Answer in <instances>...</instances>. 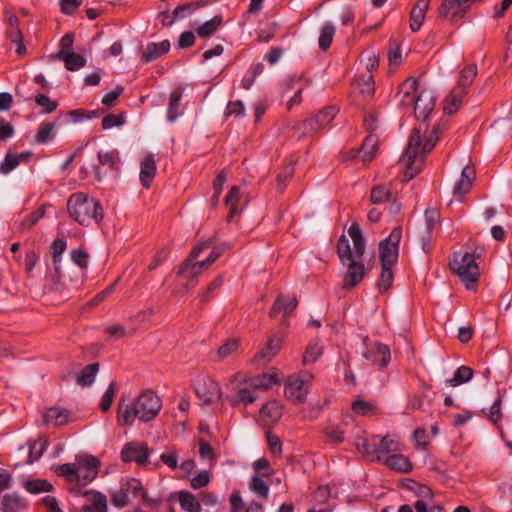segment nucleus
Masks as SVG:
<instances>
[{"label": "nucleus", "instance_id": "nucleus-6", "mask_svg": "<svg viewBox=\"0 0 512 512\" xmlns=\"http://www.w3.org/2000/svg\"><path fill=\"white\" fill-rule=\"evenodd\" d=\"M355 445L358 451L372 462H384L388 454L404 450V444L395 434H387L383 437L373 436L372 442L364 437H358Z\"/></svg>", "mask_w": 512, "mask_h": 512}, {"label": "nucleus", "instance_id": "nucleus-55", "mask_svg": "<svg viewBox=\"0 0 512 512\" xmlns=\"http://www.w3.org/2000/svg\"><path fill=\"white\" fill-rule=\"evenodd\" d=\"M193 10V3L178 6L172 13V19L167 23L164 22V25L171 26L175 22V20L185 18L187 15L191 14Z\"/></svg>", "mask_w": 512, "mask_h": 512}, {"label": "nucleus", "instance_id": "nucleus-64", "mask_svg": "<svg viewBox=\"0 0 512 512\" xmlns=\"http://www.w3.org/2000/svg\"><path fill=\"white\" fill-rule=\"evenodd\" d=\"M363 124L365 128H374L381 124L379 116L375 111H366L363 116Z\"/></svg>", "mask_w": 512, "mask_h": 512}, {"label": "nucleus", "instance_id": "nucleus-31", "mask_svg": "<svg viewBox=\"0 0 512 512\" xmlns=\"http://www.w3.org/2000/svg\"><path fill=\"white\" fill-rule=\"evenodd\" d=\"M182 94L179 91H173L170 94L169 105L167 109V120L169 123H173L180 115V101Z\"/></svg>", "mask_w": 512, "mask_h": 512}, {"label": "nucleus", "instance_id": "nucleus-5", "mask_svg": "<svg viewBox=\"0 0 512 512\" xmlns=\"http://www.w3.org/2000/svg\"><path fill=\"white\" fill-rule=\"evenodd\" d=\"M69 216L82 226L100 224L104 217L101 204L83 192L72 194L67 201Z\"/></svg>", "mask_w": 512, "mask_h": 512}, {"label": "nucleus", "instance_id": "nucleus-47", "mask_svg": "<svg viewBox=\"0 0 512 512\" xmlns=\"http://www.w3.org/2000/svg\"><path fill=\"white\" fill-rule=\"evenodd\" d=\"M477 74V66L475 64L468 65L460 73V79L458 81L457 88H466L473 82L474 77Z\"/></svg>", "mask_w": 512, "mask_h": 512}, {"label": "nucleus", "instance_id": "nucleus-26", "mask_svg": "<svg viewBox=\"0 0 512 512\" xmlns=\"http://www.w3.org/2000/svg\"><path fill=\"white\" fill-rule=\"evenodd\" d=\"M277 372L263 373L247 379V383L254 390H267L278 382Z\"/></svg>", "mask_w": 512, "mask_h": 512}, {"label": "nucleus", "instance_id": "nucleus-10", "mask_svg": "<svg viewBox=\"0 0 512 512\" xmlns=\"http://www.w3.org/2000/svg\"><path fill=\"white\" fill-rule=\"evenodd\" d=\"M311 378L312 375L308 372L290 376L285 385L286 398L296 404L304 403L308 394V386Z\"/></svg>", "mask_w": 512, "mask_h": 512}, {"label": "nucleus", "instance_id": "nucleus-36", "mask_svg": "<svg viewBox=\"0 0 512 512\" xmlns=\"http://www.w3.org/2000/svg\"><path fill=\"white\" fill-rule=\"evenodd\" d=\"M373 204H381L391 199V190L389 184H379L371 191L370 196Z\"/></svg>", "mask_w": 512, "mask_h": 512}, {"label": "nucleus", "instance_id": "nucleus-50", "mask_svg": "<svg viewBox=\"0 0 512 512\" xmlns=\"http://www.w3.org/2000/svg\"><path fill=\"white\" fill-rule=\"evenodd\" d=\"M252 466L256 475L260 477L269 478L274 474V470L271 468L269 460L265 457L254 461Z\"/></svg>", "mask_w": 512, "mask_h": 512}, {"label": "nucleus", "instance_id": "nucleus-46", "mask_svg": "<svg viewBox=\"0 0 512 512\" xmlns=\"http://www.w3.org/2000/svg\"><path fill=\"white\" fill-rule=\"evenodd\" d=\"M239 349L238 339H228L225 341L217 350V356L220 360H223L233 354Z\"/></svg>", "mask_w": 512, "mask_h": 512}, {"label": "nucleus", "instance_id": "nucleus-60", "mask_svg": "<svg viewBox=\"0 0 512 512\" xmlns=\"http://www.w3.org/2000/svg\"><path fill=\"white\" fill-rule=\"evenodd\" d=\"M2 504L7 509L16 510L23 506V500L17 495L7 494L3 497Z\"/></svg>", "mask_w": 512, "mask_h": 512}, {"label": "nucleus", "instance_id": "nucleus-3", "mask_svg": "<svg viewBox=\"0 0 512 512\" xmlns=\"http://www.w3.org/2000/svg\"><path fill=\"white\" fill-rule=\"evenodd\" d=\"M162 408L160 397L151 390L143 391L132 404L118 403L117 422L120 426L132 425L135 419L153 420Z\"/></svg>", "mask_w": 512, "mask_h": 512}, {"label": "nucleus", "instance_id": "nucleus-39", "mask_svg": "<svg viewBox=\"0 0 512 512\" xmlns=\"http://www.w3.org/2000/svg\"><path fill=\"white\" fill-rule=\"evenodd\" d=\"M69 417V413L65 409L60 408H50L45 414V420L48 423H52L54 425L60 426L67 423Z\"/></svg>", "mask_w": 512, "mask_h": 512}, {"label": "nucleus", "instance_id": "nucleus-20", "mask_svg": "<svg viewBox=\"0 0 512 512\" xmlns=\"http://www.w3.org/2000/svg\"><path fill=\"white\" fill-rule=\"evenodd\" d=\"M298 301L296 297H286L279 294L269 312L271 318L275 317L279 312L284 316H289L297 307Z\"/></svg>", "mask_w": 512, "mask_h": 512}, {"label": "nucleus", "instance_id": "nucleus-18", "mask_svg": "<svg viewBox=\"0 0 512 512\" xmlns=\"http://www.w3.org/2000/svg\"><path fill=\"white\" fill-rule=\"evenodd\" d=\"M259 416L263 425L271 426L281 418L282 405L276 400L269 401L261 408Z\"/></svg>", "mask_w": 512, "mask_h": 512}, {"label": "nucleus", "instance_id": "nucleus-22", "mask_svg": "<svg viewBox=\"0 0 512 512\" xmlns=\"http://www.w3.org/2000/svg\"><path fill=\"white\" fill-rule=\"evenodd\" d=\"M429 5L430 0H418L411 10L410 28L413 32H417L421 28Z\"/></svg>", "mask_w": 512, "mask_h": 512}, {"label": "nucleus", "instance_id": "nucleus-34", "mask_svg": "<svg viewBox=\"0 0 512 512\" xmlns=\"http://www.w3.org/2000/svg\"><path fill=\"white\" fill-rule=\"evenodd\" d=\"M99 365L97 363L89 364L83 368L80 374L77 376L76 382L80 386L91 385L98 372Z\"/></svg>", "mask_w": 512, "mask_h": 512}, {"label": "nucleus", "instance_id": "nucleus-59", "mask_svg": "<svg viewBox=\"0 0 512 512\" xmlns=\"http://www.w3.org/2000/svg\"><path fill=\"white\" fill-rule=\"evenodd\" d=\"M129 502L128 491L121 485V488L112 495V503L119 508L125 507Z\"/></svg>", "mask_w": 512, "mask_h": 512}, {"label": "nucleus", "instance_id": "nucleus-13", "mask_svg": "<svg viewBox=\"0 0 512 512\" xmlns=\"http://www.w3.org/2000/svg\"><path fill=\"white\" fill-rule=\"evenodd\" d=\"M283 342V335L280 333L272 334L265 347L255 355L254 361L259 364L270 362L280 351Z\"/></svg>", "mask_w": 512, "mask_h": 512}, {"label": "nucleus", "instance_id": "nucleus-53", "mask_svg": "<svg viewBox=\"0 0 512 512\" xmlns=\"http://www.w3.org/2000/svg\"><path fill=\"white\" fill-rule=\"evenodd\" d=\"M263 69H264V66L262 63H257L255 65H253L248 72L250 74V76H245L242 79V82H241L242 87L246 90H249L253 86L257 76L263 72Z\"/></svg>", "mask_w": 512, "mask_h": 512}, {"label": "nucleus", "instance_id": "nucleus-57", "mask_svg": "<svg viewBox=\"0 0 512 512\" xmlns=\"http://www.w3.org/2000/svg\"><path fill=\"white\" fill-rule=\"evenodd\" d=\"M19 157L17 154L8 153L4 161L0 165V171L3 174H8L19 165Z\"/></svg>", "mask_w": 512, "mask_h": 512}, {"label": "nucleus", "instance_id": "nucleus-30", "mask_svg": "<svg viewBox=\"0 0 512 512\" xmlns=\"http://www.w3.org/2000/svg\"><path fill=\"white\" fill-rule=\"evenodd\" d=\"M98 116L97 111H86L83 109L71 110L66 114V123L83 124L86 120L94 119Z\"/></svg>", "mask_w": 512, "mask_h": 512}, {"label": "nucleus", "instance_id": "nucleus-2", "mask_svg": "<svg viewBox=\"0 0 512 512\" xmlns=\"http://www.w3.org/2000/svg\"><path fill=\"white\" fill-rule=\"evenodd\" d=\"M438 139V130H412L407 147L398 161L404 181L413 179L420 172L423 155L435 146Z\"/></svg>", "mask_w": 512, "mask_h": 512}, {"label": "nucleus", "instance_id": "nucleus-1", "mask_svg": "<svg viewBox=\"0 0 512 512\" xmlns=\"http://www.w3.org/2000/svg\"><path fill=\"white\" fill-rule=\"evenodd\" d=\"M348 234L353 241V248L345 235L339 238L337 244L339 259L342 265L346 266V272L343 276L344 289L356 287L366 274L365 266L361 261L365 252V241L360 226L353 223L348 230Z\"/></svg>", "mask_w": 512, "mask_h": 512}, {"label": "nucleus", "instance_id": "nucleus-48", "mask_svg": "<svg viewBox=\"0 0 512 512\" xmlns=\"http://www.w3.org/2000/svg\"><path fill=\"white\" fill-rule=\"evenodd\" d=\"M375 346H376L377 354L379 356H381L380 362H377L376 359L372 358L369 353H363V356L366 359L372 360L373 362L377 363L378 365L384 367L390 362V359H391L390 349L388 348L387 345L382 344V343H376Z\"/></svg>", "mask_w": 512, "mask_h": 512}, {"label": "nucleus", "instance_id": "nucleus-58", "mask_svg": "<svg viewBox=\"0 0 512 512\" xmlns=\"http://www.w3.org/2000/svg\"><path fill=\"white\" fill-rule=\"evenodd\" d=\"M125 117L123 114L118 115H107L102 119V128H115L125 124Z\"/></svg>", "mask_w": 512, "mask_h": 512}, {"label": "nucleus", "instance_id": "nucleus-28", "mask_svg": "<svg viewBox=\"0 0 512 512\" xmlns=\"http://www.w3.org/2000/svg\"><path fill=\"white\" fill-rule=\"evenodd\" d=\"M170 49V42L164 40L160 43H149L143 53V61L151 62L161 55L167 53Z\"/></svg>", "mask_w": 512, "mask_h": 512}, {"label": "nucleus", "instance_id": "nucleus-23", "mask_svg": "<svg viewBox=\"0 0 512 512\" xmlns=\"http://www.w3.org/2000/svg\"><path fill=\"white\" fill-rule=\"evenodd\" d=\"M83 496L87 498L91 505L83 506L86 512H107V499L106 496L97 491H85Z\"/></svg>", "mask_w": 512, "mask_h": 512}, {"label": "nucleus", "instance_id": "nucleus-51", "mask_svg": "<svg viewBox=\"0 0 512 512\" xmlns=\"http://www.w3.org/2000/svg\"><path fill=\"white\" fill-rule=\"evenodd\" d=\"M25 488L32 494H38L41 492H48L52 489V484L44 479H36L27 481Z\"/></svg>", "mask_w": 512, "mask_h": 512}, {"label": "nucleus", "instance_id": "nucleus-12", "mask_svg": "<svg viewBox=\"0 0 512 512\" xmlns=\"http://www.w3.org/2000/svg\"><path fill=\"white\" fill-rule=\"evenodd\" d=\"M99 461L93 456H84L77 459L76 483L87 485L98 474Z\"/></svg>", "mask_w": 512, "mask_h": 512}, {"label": "nucleus", "instance_id": "nucleus-29", "mask_svg": "<svg viewBox=\"0 0 512 512\" xmlns=\"http://www.w3.org/2000/svg\"><path fill=\"white\" fill-rule=\"evenodd\" d=\"M241 199L240 189L238 186H233L226 195L224 201L226 206L229 208L227 215L228 221H230L236 214L239 213L238 203Z\"/></svg>", "mask_w": 512, "mask_h": 512}, {"label": "nucleus", "instance_id": "nucleus-62", "mask_svg": "<svg viewBox=\"0 0 512 512\" xmlns=\"http://www.w3.org/2000/svg\"><path fill=\"white\" fill-rule=\"evenodd\" d=\"M439 219V212L436 209H427L424 214V220L427 231H431Z\"/></svg>", "mask_w": 512, "mask_h": 512}, {"label": "nucleus", "instance_id": "nucleus-49", "mask_svg": "<svg viewBox=\"0 0 512 512\" xmlns=\"http://www.w3.org/2000/svg\"><path fill=\"white\" fill-rule=\"evenodd\" d=\"M351 408L354 413L362 416L372 415L376 412V405L373 402L356 400L352 403Z\"/></svg>", "mask_w": 512, "mask_h": 512}, {"label": "nucleus", "instance_id": "nucleus-27", "mask_svg": "<svg viewBox=\"0 0 512 512\" xmlns=\"http://www.w3.org/2000/svg\"><path fill=\"white\" fill-rule=\"evenodd\" d=\"M466 95L464 88H454L445 99L444 113L454 114L462 104V99Z\"/></svg>", "mask_w": 512, "mask_h": 512}, {"label": "nucleus", "instance_id": "nucleus-56", "mask_svg": "<svg viewBox=\"0 0 512 512\" xmlns=\"http://www.w3.org/2000/svg\"><path fill=\"white\" fill-rule=\"evenodd\" d=\"M71 259L78 267L85 269L88 266L89 255L82 248L73 249L71 251Z\"/></svg>", "mask_w": 512, "mask_h": 512}, {"label": "nucleus", "instance_id": "nucleus-32", "mask_svg": "<svg viewBox=\"0 0 512 512\" xmlns=\"http://www.w3.org/2000/svg\"><path fill=\"white\" fill-rule=\"evenodd\" d=\"M213 247H223L224 251L227 249V245H214L213 238H209L196 243L187 257H191V259H199L204 256V253L207 250L211 251Z\"/></svg>", "mask_w": 512, "mask_h": 512}, {"label": "nucleus", "instance_id": "nucleus-16", "mask_svg": "<svg viewBox=\"0 0 512 512\" xmlns=\"http://www.w3.org/2000/svg\"><path fill=\"white\" fill-rule=\"evenodd\" d=\"M98 159L100 164L106 167L104 172L101 171L99 166L94 167L95 177L98 181H102L106 177L108 170L110 172H116L118 170L119 155L116 150L99 152Z\"/></svg>", "mask_w": 512, "mask_h": 512}, {"label": "nucleus", "instance_id": "nucleus-19", "mask_svg": "<svg viewBox=\"0 0 512 512\" xmlns=\"http://www.w3.org/2000/svg\"><path fill=\"white\" fill-rule=\"evenodd\" d=\"M475 170L473 167H469V165H466L462 169L461 177L458 180V182L455 184L453 189V194L461 198L462 195L468 193L472 187V184L475 180Z\"/></svg>", "mask_w": 512, "mask_h": 512}, {"label": "nucleus", "instance_id": "nucleus-33", "mask_svg": "<svg viewBox=\"0 0 512 512\" xmlns=\"http://www.w3.org/2000/svg\"><path fill=\"white\" fill-rule=\"evenodd\" d=\"M179 503L181 508L187 512H201L200 503L197 501L196 497L188 491H181L179 493Z\"/></svg>", "mask_w": 512, "mask_h": 512}, {"label": "nucleus", "instance_id": "nucleus-44", "mask_svg": "<svg viewBox=\"0 0 512 512\" xmlns=\"http://www.w3.org/2000/svg\"><path fill=\"white\" fill-rule=\"evenodd\" d=\"M222 22V18L220 16H215L212 19L206 21L204 24L198 27L197 34L202 38H207L215 33L217 28Z\"/></svg>", "mask_w": 512, "mask_h": 512}, {"label": "nucleus", "instance_id": "nucleus-25", "mask_svg": "<svg viewBox=\"0 0 512 512\" xmlns=\"http://www.w3.org/2000/svg\"><path fill=\"white\" fill-rule=\"evenodd\" d=\"M56 57L65 63V68L69 71H77L87 62L84 56L68 50L59 51Z\"/></svg>", "mask_w": 512, "mask_h": 512}, {"label": "nucleus", "instance_id": "nucleus-42", "mask_svg": "<svg viewBox=\"0 0 512 512\" xmlns=\"http://www.w3.org/2000/svg\"><path fill=\"white\" fill-rule=\"evenodd\" d=\"M245 387L238 389L236 396L232 399V404L236 405L238 403H243L244 405L251 404L255 401V397L253 396L254 389L249 386L247 380L245 381Z\"/></svg>", "mask_w": 512, "mask_h": 512}, {"label": "nucleus", "instance_id": "nucleus-63", "mask_svg": "<svg viewBox=\"0 0 512 512\" xmlns=\"http://www.w3.org/2000/svg\"><path fill=\"white\" fill-rule=\"evenodd\" d=\"M210 481V475L208 471H201L195 477L191 479V486L193 489H199L207 485Z\"/></svg>", "mask_w": 512, "mask_h": 512}, {"label": "nucleus", "instance_id": "nucleus-38", "mask_svg": "<svg viewBox=\"0 0 512 512\" xmlns=\"http://www.w3.org/2000/svg\"><path fill=\"white\" fill-rule=\"evenodd\" d=\"M323 354V347L318 341H312L308 344L303 354V364L307 365L318 360Z\"/></svg>", "mask_w": 512, "mask_h": 512}, {"label": "nucleus", "instance_id": "nucleus-9", "mask_svg": "<svg viewBox=\"0 0 512 512\" xmlns=\"http://www.w3.org/2000/svg\"><path fill=\"white\" fill-rule=\"evenodd\" d=\"M193 387L203 405H210L222 397L220 385L209 375H198L193 380Z\"/></svg>", "mask_w": 512, "mask_h": 512}, {"label": "nucleus", "instance_id": "nucleus-43", "mask_svg": "<svg viewBox=\"0 0 512 512\" xmlns=\"http://www.w3.org/2000/svg\"><path fill=\"white\" fill-rule=\"evenodd\" d=\"M357 87L359 89V93L362 94L365 98L371 97L374 94L373 76L369 73L362 75L357 80Z\"/></svg>", "mask_w": 512, "mask_h": 512}, {"label": "nucleus", "instance_id": "nucleus-61", "mask_svg": "<svg viewBox=\"0 0 512 512\" xmlns=\"http://www.w3.org/2000/svg\"><path fill=\"white\" fill-rule=\"evenodd\" d=\"M223 283V277L218 276L215 280H213L206 288V290L201 294L200 300L205 303L210 300V296L212 292L216 289L220 288Z\"/></svg>", "mask_w": 512, "mask_h": 512}, {"label": "nucleus", "instance_id": "nucleus-37", "mask_svg": "<svg viewBox=\"0 0 512 512\" xmlns=\"http://www.w3.org/2000/svg\"><path fill=\"white\" fill-rule=\"evenodd\" d=\"M393 266L381 265V273L378 281V289L384 293L388 291L393 284L394 273Z\"/></svg>", "mask_w": 512, "mask_h": 512}, {"label": "nucleus", "instance_id": "nucleus-4", "mask_svg": "<svg viewBox=\"0 0 512 512\" xmlns=\"http://www.w3.org/2000/svg\"><path fill=\"white\" fill-rule=\"evenodd\" d=\"M398 106L414 107V115L417 120L425 121L433 112L436 95L428 88L419 89L417 79L412 77L406 79L400 86L397 93Z\"/></svg>", "mask_w": 512, "mask_h": 512}, {"label": "nucleus", "instance_id": "nucleus-7", "mask_svg": "<svg viewBox=\"0 0 512 512\" xmlns=\"http://www.w3.org/2000/svg\"><path fill=\"white\" fill-rule=\"evenodd\" d=\"M449 265L453 273L465 284V287L473 289L480 276L475 256L470 253H454Z\"/></svg>", "mask_w": 512, "mask_h": 512}, {"label": "nucleus", "instance_id": "nucleus-40", "mask_svg": "<svg viewBox=\"0 0 512 512\" xmlns=\"http://www.w3.org/2000/svg\"><path fill=\"white\" fill-rule=\"evenodd\" d=\"M67 243L65 240L61 238H57L53 241L51 245V255L53 259V264L55 266L56 273H59V265L61 262V255L66 250Z\"/></svg>", "mask_w": 512, "mask_h": 512}, {"label": "nucleus", "instance_id": "nucleus-41", "mask_svg": "<svg viewBox=\"0 0 512 512\" xmlns=\"http://www.w3.org/2000/svg\"><path fill=\"white\" fill-rule=\"evenodd\" d=\"M249 488L251 491L262 497L263 499H267L269 495V486L262 479V477L258 475H254L251 477L249 482Z\"/></svg>", "mask_w": 512, "mask_h": 512}, {"label": "nucleus", "instance_id": "nucleus-54", "mask_svg": "<svg viewBox=\"0 0 512 512\" xmlns=\"http://www.w3.org/2000/svg\"><path fill=\"white\" fill-rule=\"evenodd\" d=\"M116 383L115 382H111L108 389L106 390V392L104 393L102 399H101V402H100V409L103 411V412H107L112 403H113V399H114V396H115V393H116Z\"/></svg>", "mask_w": 512, "mask_h": 512}, {"label": "nucleus", "instance_id": "nucleus-17", "mask_svg": "<svg viewBox=\"0 0 512 512\" xmlns=\"http://www.w3.org/2000/svg\"><path fill=\"white\" fill-rule=\"evenodd\" d=\"M157 166L153 154H146L140 161V182L145 188H149L156 175Z\"/></svg>", "mask_w": 512, "mask_h": 512}, {"label": "nucleus", "instance_id": "nucleus-15", "mask_svg": "<svg viewBox=\"0 0 512 512\" xmlns=\"http://www.w3.org/2000/svg\"><path fill=\"white\" fill-rule=\"evenodd\" d=\"M469 9V0H442L438 9L440 17H447L448 13L453 10L451 21L455 22L462 18Z\"/></svg>", "mask_w": 512, "mask_h": 512}, {"label": "nucleus", "instance_id": "nucleus-35", "mask_svg": "<svg viewBox=\"0 0 512 512\" xmlns=\"http://www.w3.org/2000/svg\"><path fill=\"white\" fill-rule=\"evenodd\" d=\"M473 377V370L468 366H460L451 379L446 380L448 386H458L470 381Z\"/></svg>", "mask_w": 512, "mask_h": 512}, {"label": "nucleus", "instance_id": "nucleus-52", "mask_svg": "<svg viewBox=\"0 0 512 512\" xmlns=\"http://www.w3.org/2000/svg\"><path fill=\"white\" fill-rule=\"evenodd\" d=\"M77 461L75 463H65L56 468V472L58 475L63 476L69 482L76 483V475H77Z\"/></svg>", "mask_w": 512, "mask_h": 512}, {"label": "nucleus", "instance_id": "nucleus-8", "mask_svg": "<svg viewBox=\"0 0 512 512\" xmlns=\"http://www.w3.org/2000/svg\"><path fill=\"white\" fill-rule=\"evenodd\" d=\"M224 252L223 247H213L208 256L203 260L191 259L187 257L181 264L178 271L179 275L187 278V288H192L196 285V278L198 275L206 271Z\"/></svg>", "mask_w": 512, "mask_h": 512}, {"label": "nucleus", "instance_id": "nucleus-14", "mask_svg": "<svg viewBox=\"0 0 512 512\" xmlns=\"http://www.w3.org/2000/svg\"><path fill=\"white\" fill-rule=\"evenodd\" d=\"M147 458V446L138 442H130L126 444L121 452V459L124 462L135 461L137 464L143 465L147 462Z\"/></svg>", "mask_w": 512, "mask_h": 512}, {"label": "nucleus", "instance_id": "nucleus-21", "mask_svg": "<svg viewBox=\"0 0 512 512\" xmlns=\"http://www.w3.org/2000/svg\"><path fill=\"white\" fill-rule=\"evenodd\" d=\"M389 469L400 472L409 473L413 469V465L408 457L400 452H396L387 456L383 462Z\"/></svg>", "mask_w": 512, "mask_h": 512}, {"label": "nucleus", "instance_id": "nucleus-24", "mask_svg": "<svg viewBox=\"0 0 512 512\" xmlns=\"http://www.w3.org/2000/svg\"><path fill=\"white\" fill-rule=\"evenodd\" d=\"M338 113V109L334 106L324 108L322 111L317 113L310 119L306 120V125L310 128L325 127L335 118Z\"/></svg>", "mask_w": 512, "mask_h": 512}, {"label": "nucleus", "instance_id": "nucleus-11", "mask_svg": "<svg viewBox=\"0 0 512 512\" xmlns=\"http://www.w3.org/2000/svg\"><path fill=\"white\" fill-rule=\"evenodd\" d=\"M402 229L395 227L390 235L379 245L381 265L394 266L398 260V245Z\"/></svg>", "mask_w": 512, "mask_h": 512}, {"label": "nucleus", "instance_id": "nucleus-45", "mask_svg": "<svg viewBox=\"0 0 512 512\" xmlns=\"http://www.w3.org/2000/svg\"><path fill=\"white\" fill-rule=\"evenodd\" d=\"M335 35V27L331 23H326L321 28L320 36H319V47L322 50H326L331 45L333 37Z\"/></svg>", "mask_w": 512, "mask_h": 512}]
</instances>
